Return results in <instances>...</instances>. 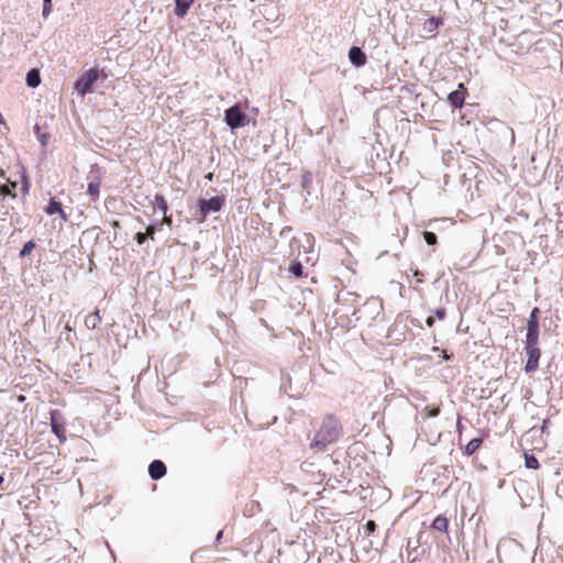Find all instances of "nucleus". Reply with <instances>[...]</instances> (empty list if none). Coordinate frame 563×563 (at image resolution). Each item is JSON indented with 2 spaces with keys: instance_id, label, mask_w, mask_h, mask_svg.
Returning <instances> with one entry per match:
<instances>
[{
  "instance_id": "obj_18",
  "label": "nucleus",
  "mask_w": 563,
  "mask_h": 563,
  "mask_svg": "<svg viewBox=\"0 0 563 563\" xmlns=\"http://www.w3.org/2000/svg\"><path fill=\"white\" fill-rule=\"evenodd\" d=\"M41 78L37 69H31L26 75V84L27 86L35 88L40 85Z\"/></svg>"
},
{
  "instance_id": "obj_36",
  "label": "nucleus",
  "mask_w": 563,
  "mask_h": 563,
  "mask_svg": "<svg viewBox=\"0 0 563 563\" xmlns=\"http://www.w3.org/2000/svg\"><path fill=\"white\" fill-rule=\"evenodd\" d=\"M164 222L166 224H170L172 223V218L170 217H167L166 214H164Z\"/></svg>"
},
{
  "instance_id": "obj_6",
  "label": "nucleus",
  "mask_w": 563,
  "mask_h": 563,
  "mask_svg": "<svg viewBox=\"0 0 563 563\" xmlns=\"http://www.w3.org/2000/svg\"><path fill=\"white\" fill-rule=\"evenodd\" d=\"M525 350H526V353L528 356L526 367H525L526 372L531 373V372L537 371V368L539 366V360L541 356L540 349L538 347V345H534V346H526Z\"/></svg>"
},
{
  "instance_id": "obj_29",
  "label": "nucleus",
  "mask_w": 563,
  "mask_h": 563,
  "mask_svg": "<svg viewBox=\"0 0 563 563\" xmlns=\"http://www.w3.org/2000/svg\"><path fill=\"white\" fill-rule=\"evenodd\" d=\"M135 240L139 244H143L146 240V234L145 233H142V232H137L135 234Z\"/></svg>"
},
{
  "instance_id": "obj_17",
  "label": "nucleus",
  "mask_w": 563,
  "mask_h": 563,
  "mask_svg": "<svg viewBox=\"0 0 563 563\" xmlns=\"http://www.w3.org/2000/svg\"><path fill=\"white\" fill-rule=\"evenodd\" d=\"M441 411V402L438 404V405H427L421 413L423 415V418H433V417H437L439 416Z\"/></svg>"
},
{
  "instance_id": "obj_35",
  "label": "nucleus",
  "mask_w": 563,
  "mask_h": 563,
  "mask_svg": "<svg viewBox=\"0 0 563 563\" xmlns=\"http://www.w3.org/2000/svg\"><path fill=\"white\" fill-rule=\"evenodd\" d=\"M426 323L428 327H432L434 324V318L433 317H428L427 320H426Z\"/></svg>"
},
{
  "instance_id": "obj_14",
  "label": "nucleus",
  "mask_w": 563,
  "mask_h": 563,
  "mask_svg": "<svg viewBox=\"0 0 563 563\" xmlns=\"http://www.w3.org/2000/svg\"><path fill=\"white\" fill-rule=\"evenodd\" d=\"M101 186V179L99 177L93 178L87 187V192L90 195L93 200H97L99 197V190Z\"/></svg>"
},
{
  "instance_id": "obj_12",
  "label": "nucleus",
  "mask_w": 563,
  "mask_h": 563,
  "mask_svg": "<svg viewBox=\"0 0 563 563\" xmlns=\"http://www.w3.org/2000/svg\"><path fill=\"white\" fill-rule=\"evenodd\" d=\"M195 0H176L175 13L183 18L187 14L188 9L194 4Z\"/></svg>"
},
{
  "instance_id": "obj_27",
  "label": "nucleus",
  "mask_w": 563,
  "mask_h": 563,
  "mask_svg": "<svg viewBox=\"0 0 563 563\" xmlns=\"http://www.w3.org/2000/svg\"><path fill=\"white\" fill-rule=\"evenodd\" d=\"M52 9V0H44L43 16L46 18Z\"/></svg>"
},
{
  "instance_id": "obj_10",
  "label": "nucleus",
  "mask_w": 563,
  "mask_h": 563,
  "mask_svg": "<svg viewBox=\"0 0 563 563\" xmlns=\"http://www.w3.org/2000/svg\"><path fill=\"white\" fill-rule=\"evenodd\" d=\"M350 60L356 66H363L366 64V56L360 47L353 46L349 52Z\"/></svg>"
},
{
  "instance_id": "obj_19",
  "label": "nucleus",
  "mask_w": 563,
  "mask_h": 563,
  "mask_svg": "<svg viewBox=\"0 0 563 563\" xmlns=\"http://www.w3.org/2000/svg\"><path fill=\"white\" fill-rule=\"evenodd\" d=\"M443 24V20L441 18L431 16L424 22V29L428 32H434L439 26Z\"/></svg>"
},
{
  "instance_id": "obj_34",
  "label": "nucleus",
  "mask_w": 563,
  "mask_h": 563,
  "mask_svg": "<svg viewBox=\"0 0 563 563\" xmlns=\"http://www.w3.org/2000/svg\"><path fill=\"white\" fill-rule=\"evenodd\" d=\"M47 139H48V135L46 133H43L41 136H40V141L42 143V145H46L47 143Z\"/></svg>"
},
{
  "instance_id": "obj_32",
  "label": "nucleus",
  "mask_w": 563,
  "mask_h": 563,
  "mask_svg": "<svg viewBox=\"0 0 563 563\" xmlns=\"http://www.w3.org/2000/svg\"><path fill=\"white\" fill-rule=\"evenodd\" d=\"M434 314H435V317L438 319H444V317H445V309H443V308L437 309Z\"/></svg>"
},
{
  "instance_id": "obj_33",
  "label": "nucleus",
  "mask_w": 563,
  "mask_h": 563,
  "mask_svg": "<svg viewBox=\"0 0 563 563\" xmlns=\"http://www.w3.org/2000/svg\"><path fill=\"white\" fill-rule=\"evenodd\" d=\"M10 194H11V190L9 189V187L7 185L0 186V195L5 196V195H10Z\"/></svg>"
},
{
  "instance_id": "obj_7",
  "label": "nucleus",
  "mask_w": 563,
  "mask_h": 563,
  "mask_svg": "<svg viewBox=\"0 0 563 563\" xmlns=\"http://www.w3.org/2000/svg\"><path fill=\"white\" fill-rule=\"evenodd\" d=\"M44 211L48 216L58 214L62 221L64 222L68 221V214L64 211L62 202L56 200L55 198L49 199Z\"/></svg>"
},
{
  "instance_id": "obj_28",
  "label": "nucleus",
  "mask_w": 563,
  "mask_h": 563,
  "mask_svg": "<svg viewBox=\"0 0 563 563\" xmlns=\"http://www.w3.org/2000/svg\"><path fill=\"white\" fill-rule=\"evenodd\" d=\"M376 523L373 520H368L365 525V529L368 533H373L376 530Z\"/></svg>"
},
{
  "instance_id": "obj_37",
  "label": "nucleus",
  "mask_w": 563,
  "mask_h": 563,
  "mask_svg": "<svg viewBox=\"0 0 563 563\" xmlns=\"http://www.w3.org/2000/svg\"><path fill=\"white\" fill-rule=\"evenodd\" d=\"M207 178H208V179H212V174H211V173H209V174L207 175Z\"/></svg>"
},
{
  "instance_id": "obj_25",
  "label": "nucleus",
  "mask_w": 563,
  "mask_h": 563,
  "mask_svg": "<svg viewBox=\"0 0 563 563\" xmlns=\"http://www.w3.org/2000/svg\"><path fill=\"white\" fill-rule=\"evenodd\" d=\"M412 275H413L417 284H422L424 282V274L421 271L415 269L412 272Z\"/></svg>"
},
{
  "instance_id": "obj_11",
  "label": "nucleus",
  "mask_w": 563,
  "mask_h": 563,
  "mask_svg": "<svg viewBox=\"0 0 563 563\" xmlns=\"http://www.w3.org/2000/svg\"><path fill=\"white\" fill-rule=\"evenodd\" d=\"M481 432L483 433L481 437L478 438H474L472 439L464 448V453L467 455V456H471L473 455L482 445L483 441H484V431L481 430Z\"/></svg>"
},
{
  "instance_id": "obj_20",
  "label": "nucleus",
  "mask_w": 563,
  "mask_h": 563,
  "mask_svg": "<svg viewBox=\"0 0 563 563\" xmlns=\"http://www.w3.org/2000/svg\"><path fill=\"white\" fill-rule=\"evenodd\" d=\"M525 465L527 468L538 470L540 467L538 459L532 455L525 453Z\"/></svg>"
},
{
  "instance_id": "obj_21",
  "label": "nucleus",
  "mask_w": 563,
  "mask_h": 563,
  "mask_svg": "<svg viewBox=\"0 0 563 563\" xmlns=\"http://www.w3.org/2000/svg\"><path fill=\"white\" fill-rule=\"evenodd\" d=\"M289 273H291L296 278H300L303 276L302 265L298 261H294L289 266Z\"/></svg>"
},
{
  "instance_id": "obj_1",
  "label": "nucleus",
  "mask_w": 563,
  "mask_h": 563,
  "mask_svg": "<svg viewBox=\"0 0 563 563\" xmlns=\"http://www.w3.org/2000/svg\"><path fill=\"white\" fill-rule=\"evenodd\" d=\"M343 434V427L333 413H325L316 423L314 433L309 444L313 452H323L330 444L335 443Z\"/></svg>"
},
{
  "instance_id": "obj_3",
  "label": "nucleus",
  "mask_w": 563,
  "mask_h": 563,
  "mask_svg": "<svg viewBox=\"0 0 563 563\" xmlns=\"http://www.w3.org/2000/svg\"><path fill=\"white\" fill-rule=\"evenodd\" d=\"M99 78V71L96 68H91L82 74L75 84L77 92L84 97L91 91L93 84Z\"/></svg>"
},
{
  "instance_id": "obj_22",
  "label": "nucleus",
  "mask_w": 563,
  "mask_h": 563,
  "mask_svg": "<svg viewBox=\"0 0 563 563\" xmlns=\"http://www.w3.org/2000/svg\"><path fill=\"white\" fill-rule=\"evenodd\" d=\"M539 313L540 309L538 307H534L530 313V317L528 319V327L532 328H539Z\"/></svg>"
},
{
  "instance_id": "obj_31",
  "label": "nucleus",
  "mask_w": 563,
  "mask_h": 563,
  "mask_svg": "<svg viewBox=\"0 0 563 563\" xmlns=\"http://www.w3.org/2000/svg\"><path fill=\"white\" fill-rule=\"evenodd\" d=\"M462 430H463V426H462V417H461V416H459V417H457V421H456V431H457L459 437H461V434H462Z\"/></svg>"
},
{
  "instance_id": "obj_8",
  "label": "nucleus",
  "mask_w": 563,
  "mask_h": 563,
  "mask_svg": "<svg viewBox=\"0 0 563 563\" xmlns=\"http://www.w3.org/2000/svg\"><path fill=\"white\" fill-rule=\"evenodd\" d=\"M465 97H466V89L464 87V84H459L457 86V89L452 91L448 99H449V102L454 107V108H462L464 102H465Z\"/></svg>"
},
{
  "instance_id": "obj_23",
  "label": "nucleus",
  "mask_w": 563,
  "mask_h": 563,
  "mask_svg": "<svg viewBox=\"0 0 563 563\" xmlns=\"http://www.w3.org/2000/svg\"><path fill=\"white\" fill-rule=\"evenodd\" d=\"M155 206L163 212V214L167 213L168 206H167L166 199L163 196H161V195L155 196Z\"/></svg>"
},
{
  "instance_id": "obj_2",
  "label": "nucleus",
  "mask_w": 563,
  "mask_h": 563,
  "mask_svg": "<svg viewBox=\"0 0 563 563\" xmlns=\"http://www.w3.org/2000/svg\"><path fill=\"white\" fill-rule=\"evenodd\" d=\"M224 121L231 129H238L249 123V117L240 104H234L224 111Z\"/></svg>"
},
{
  "instance_id": "obj_4",
  "label": "nucleus",
  "mask_w": 563,
  "mask_h": 563,
  "mask_svg": "<svg viewBox=\"0 0 563 563\" xmlns=\"http://www.w3.org/2000/svg\"><path fill=\"white\" fill-rule=\"evenodd\" d=\"M224 203L223 197H212L211 199H201L199 201L200 222H203L209 212L220 211Z\"/></svg>"
},
{
  "instance_id": "obj_30",
  "label": "nucleus",
  "mask_w": 563,
  "mask_h": 563,
  "mask_svg": "<svg viewBox=\"0 0 563 563\" xmlns=\"http://www.w3.org/2000/svg\"><path fill=\"white\" fill-rule=\"evenodd\" d=\"M145 234H146V238H150V239L153 240L154 239V234H155V228L153 225H148L146 228Z\"/></svg>"
},
{
  "instance_id": "obj_26",
  "label": "nucleus",
  "mask_w": 563,
  "mask_h": 563,
  "mask_svg": "<svg viewBox=\"0 0 563 563\" xmlns=\"http://www.w3.org/2000/svg\"><path fill=\"white\" fill-rule=\"evenodd\" d=\"M33 247L34 243L32 241L26 242L21 251V256L29 254Z\"/></svg>"
},
{
  "instance_id": "obj_16",
  "label": "nucleus",
  "mask_w": 563,
  "mask_h": 563,
  "mask_svg": "<svg viewBox=\"0 0 563 563\" xmlns=\"http://www.w3.org/2000/svg\"><path fill=\"white\" fill-rule=\"evenodd\" d=\"M100 322H101V317H100L99 310H96L95 312L86 316V318H85V325L88 329H96Z\"/></svg>"
},
{
  "instance_id": "obj_24",
  "label": "nucleus",
  "mask_w": 563,
  "mask_h": 563,
  "mask_svg": "<svg viewBox=\"0 0 563 563\" xmlns=\"http://www.w3.org/2000/svg\"><path fill=\"white\" fill-rule=\"evenodd\" d=\"M423 238H424V241L427 242V244H429V245H435L438 243V238H437L435 233H433V232L424 231Z\"/></svg>"
},
{
  "instance_id": "obj_5",
  "label": "nucleus",
  "mask_w": 563,
  "mask_h": 563,
  "mask_svg": "<svg viewBox=\"0 0 563 563\" xmlns=\"http://www.w3.org/2000/svg\"><path fill=\"white\" fill-rule=\"evenodd\" d=\"M52 431L56 434L60 443L66 441V428L62 413L54 409L49 412Z\"/></svg>"
},
{
  "instance_id": "obj_13",
  "label": "nucleus",
  "mask_w": 563,
  "mask_h": 563,
  "mask_svg": "<svg viewBox=\"0 0 563 563\" xmlns=\"http://www.w3.org/2000/svg\"><path fill=\"white\" fill-rule=\"evenodd\" d=\"M539 328L527 327L526 346L538 345Z\"/></svg>"
},
{
  "instance_id": "obj_15",
  "label": "nucleus",
  "mask_w": 563,
  "mask_h": 563,
  "mask_svg": "<svg viewBox=\"0 0 563 563\" xmlns=\"http://www.w3.org/2000/svg\"><path fill=\"white\" fill-rule=\"evenodd\" d=\"M431 528L434 529V530H438V531H441V532H446L448 531V528H449V520L445 516H438L432 525H431Z\"/></svg>"
},
{
  "instance_id": "obj_9",
  "label": "nucleus",
  "mask_w": 563,
  "mask_h": 563,
  "mask_svg": "<svg viewBox=\"0 0 563 563\" xmlns=\"http://www.w3.org/2000/svg\"><path fill=\"white\" fill-rule=\"evenodd\" d=\"M148 474L153 479H159L164 477L166 474L165 464L159 460L153 461L148 466Z\"/></svg>"
}]
</instances>
